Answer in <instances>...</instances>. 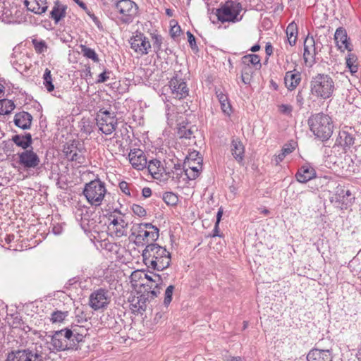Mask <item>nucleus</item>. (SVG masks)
<instances>
[{
    "label": "nucleus",
    "mask_w": 361,
    "mask_h": 361,
    "mask_svg": "<svg viewBox=\"0 0 361 361\" xmlns=\"http://www.w3.org/2000/svg\"><path fill=\"white\" fill-rule=\"evenodd\" d=\"M169 87L173 98L181 99L188 95L189 90L186 82L180 78L178 74H176L169 82Z\"/></svg>",
    "instance_id": "nucleus-14"
},
{
    "label": "nucleus",
    "mask_w": 361,
    "mask_h": 361,
    "mask_svg": "<svg viewBox=\"0 0 361 361\" xmlns=\"http://www.w3.org/2000/svg\"><path fill=\"white\" fill-rule=\"evenodd\" d=\"M8 361H42V356L30 350L11 352L8 355Z\"/></svg>",
    "instance_id": "nucleus-15"
},
{
    "label": "nucleus",
    "mask_w": 361,
    "mask_h": 361,
    "mask_svg": "<svg viewBox=\"0 0 361 361\" xmlns=\"http://www.w3.org/2000/svg\"><path fill=\"white\" fill-rule=\"evenodd\" d=\"M96 120L97 125L102 133L110 135L116 130L117 118L114 112L100 109L97 114Z\"/></svg>",
    "instance_id": "nucleus-9"
},
{
    "label": "nucleus",
    "mask_w": 361,
    "mask_h": 361,
    "mask_svg": "<svg viewBox=\"0 0 361 361\" xmlns=\"http://www.w3.org/2000/svg\"><path fill=\"white\" fill-rule=\"evenodd\" d=\"M149 298H151V295L147 293V295L145 294L134 296L130 300V310L137 314H142L147 307V301Z\"/></svg>",
    "instance_id": "nucleus-20"
},
{
    "label": "nucleus",
    "mask_w": 361,
    "mask_h": 361,
    "mask_svg": "<svg viewBox=\"0 0 361 361\" xmlns=\"http://www.w3.org/2000/svg\"><path fill=\"white\" fill-rule=\"evenodd\" d=\"M32 42L37 53L42 54L47 51V45L44 40L34 39Z\"/></svg>",
    "instance_id": "nucleus-46"
},
{
    "label": "nucleus",
    "mask_w": 361,
    "mask_h": 361,
    "mask_svg": "<svg viewBox=\"0 0 361 361\" xmlns=\"http://www.w3.org/2000/svg\"><path fill=\"white\" fill-rule=\"evenodd\" d=\"M164 201L169 205H175L178 202V197L171 192H166L163 195Z\"/></svg>",
    "instance_id": "nucleus-47"
},
{
    "label": "nucleus",
    "mask_w": 361,
    "mask_h": 361,
    "mask_svg": "<svg viewBox=\"0 0 361 361\" xmlns=\"http://www.w3.org/2000/svg\"><path fill=\"white\" fill-rule=\"evenodd\" d=\"M110 301L109 291L104 288L94 290L89 297V305L95 311L106 308Z\"/></svg>",
    "instance_id": "nucleus-10"
},
{
    "label": "nucleus",
    "mask_w": 361,
    "mask_h": 361,
    "mask_svg": "<svg viewBox=\"0 0 361 361\" xmlns=\"http://www.w3.org/2000/svg\"><path fill=\"white\" fill-rule=\"evenodd\" d=\"M295 148V142L293 141H291L287 144H285L281 149V152L285 154L286 155H288L293 152V150Z\"/></svg>",
    "instance_id": "nucleus-51"
},
{
    "label": "nucleus",
    "mask_w": 361,
    "mask_h": 361,
    "mask_svg": "<svg viewBox=\"0 0 361 361\" xmlns=\"http://www.w3.org/2000/svg\"><path fill=\"white\" fill-rule=\"evenodd\" d=\"M180 32V26H174L171 30V35L172 37H176L179 35Z\"/></svg>",
    "instance_id": "nucleus-59"
},
{
    "label": "nucleus",
    "mask_w": 361,
    "mask_h": 361,
    "mask_svg": "<svg viewBox=\"0 0 361 361\" xmlns=\"http://www.w3.org/2000/svg\"><path fill=\"white\" fill-rule=\"evenodd\" d=\"M184 169H182L180 166L175 165L173 169L171 171H167L166 173V179L168 178H171L173 180H175L178 183H187V179L185 178Z\"/></svg>",
    "instance_id": "nucleus-35"
},
{
    "label": "nucleus",
    "mask_w": 361,
    "mask_h": 361,
    "mask_svg": "<svg viewBox=\"0 0 361 361\" xmlns=\"http://www.w3.org/2000/svg\"><path fill=\"white\" fill-rule=\"evenodd\" d=\"M20 163L25 168H35L39 163L40 159L37 154L32 149H26L19 154Z\"/></svg>",
    "instance_id": "nucleus-18"
},
{
    "label": "nucleus",
    "mask_w": 361,
    "mask_h": 361,
    "mask_svg": "<svg viewBox=\"0 0 361 361\" xmlns=\"http://www.w3.org/2000/svg\"><path fill=\"white\" fill-rule=\"evenodd\" d=\"M198 155V152L194 151L193 152L190 153L189 155V157L187 158V161H194L195 159V157Z\"/></svg>",
    "instance_id": "nucleus-63"
},
{
    "label": "nucleus",
    "mask_w": 361,
    "mask_h": 361,
    "mask_svg": "<svg viewBox=\"0 0 361 361\" xmlns=\"http://www.w3.org/2000/svg\"><path fill=\"white\" fill-rule=\"evenodd\" d=\"M242 63L243 65L259 66L261 67L260 58L256 54H248L245 55L242 58Z\"/></svg>",
    "instance_id": "nucleus-43"
},
{
    "label": "nucleus",
    "mask_w": 361,
    "mask_h": 361,
    "mask_svg": "<svg viewBox=\"0 0 361 361\" xmlns=\"http://www.w3.org/2000/svg\"><path fill=\"white\" fill-rule=\"evenodd\" d=\"M310 130L318 138L327 140L332 135L334 126L331 118L323 113L312 115L308 119Z\"/></svg>",
    "instance_id": "nucleus-3"
},
{
    "label": "nucleus",
    "mask_w": 361,
    "mask_h": 361,
    "mask_svg": "<svg viewBox=\"0 0 361 361\" xmlns=\"http://www.w3.org/2000/svg\"><path fill=\"white\" fill-rule=\"evenodd\" d=\"M130 48L141 56L146 55L151 49L148 38L142 32H136L129 39Z\"/></svg>",
    "instance_id": "nucleus-12"
},
{
    "label": "nucleus",
    "mask_w": 361,
    "mask_h": 361,
    "mask_svg": "<svg viewBox=\"0 0 361 361\" xmlns=\"http://www.w3.org/2000/svg\"><path fill=\"white\" fill-rule=\"evenodd\" d=\"M353 200L350 190L340 185L336 186L334 195L331 197V201L338 203L342 209L351 204Z\"/></svg>",
    "instance_id": "nucleus-13"
},
{
    "label": "nucleus",
    "mask_w": 361,
    "mask_h": 361,
    "mask_svg": "<svg viewBox=\"0 0 361 361\" xmlns=\"http://www.w3.org/2000/svg\"><path fill=\"white\" fill-rule=\"evenodd\" d=\"M71 333L69 336L71 343H73V348H76V345L82 341L84 337L86 336L87 330L83 327H80V332H77V326H71L69 329Z\"/></svg>",
    "instance_id": "nucleus-31"
},
{
    "label": "nucleus",
    "mask_w": 361,
    "mask_h": 361,
    "mask_svg": "<svg viewBox=\"0 0 361 361\" xmlns=\"http://www.w3.org/2000/svg\"><path fill=\"white\" fill-rule=\"evenodd\" d=\"M279 109L282 114L289 115L293 111V106L289 104H281L279 106Z\"/></svg>",
    "instance_id": "nucleus-53"
},
{
    "label": "nucleus",
    "mask_w": 361,
    "mask_h": 361,
    "mask_svg": "<svg viewBox=\"0 0 361 361\" xmlns=\"http://www.w3.org/2000/svg\"><path fill=\"white\" fill-rule=\"evenodd\" d=\"M108 220V231L111 236L119 238L126 235L128 223L126 221L123 213L114 209L109 214Z\"/></svg>",
    "instance_id": "nucleus-7"
},
{
    "label": "nucleus",
    "mask_w": 361,
    "mask_h": 361,
    "mask_svg": "<svg viewBox=\"0 0 361 361\" xmlns=\"http://www.w3.org/2000/svg\"><path fill=\"white\" fill-rule=\"evenodd\" d=\"M43 84L48 92H51L54 90V85L52 83V78L51 71L46 68L43 75Z\"/></svg>",
    "instance_id": "nucleus-44"
},
{
    "label": "nucleus",
    "mask_w": 361,
    "mask_h": 361,
    "mask_svg": "<svg viewBox=\"0 0 361 361\" xmlns=\"http://www.w3.org/2000/svg\"><path fill=\"white\" fill-rule=\"evenodd\" d=\"M76 151H78V148L74 144L64 146L63 150L66 157L68 160H70V159H73V154Z\"/></svg>",
    "instance_id": "nucleus-48"
},
{
    "label": "nucleus",
    "mask_w": 361,
    "mask_h": 361,
    "mask_svg": "<svg viewBox=\"0 0 361 361\" xmlns=\"http://www.w3.org/2000/svg\"><path fill=\"white\" fill-rule=\"evenodd\" d=\"M117 11L122 15L121 19L125 23H130L137 15L138 7L131 0H121L116 5Z\"/></svg>",
    "instance_id": "nucleus-11"
},
{
    "label": "nucleus",
    "mask_w": 361,
    "mask_h": 361,
    "mask_svg": "<svg viewBox=\"0 0 361 361\" xmlns=\"http://www.w3.org/2000/svg\"><path fill=\"white\" fill-rule=\"evenodd\" d=\"M128 159L132 166L137 170H142L147 165V157L144 152L140 149H130Z\"/></svg>",
    "instance_id": "nucleus-16"
},
{
    "label": "nucleus",
    "mask_w": 361,
    "mask_h": 361,
    "mask_svg": "<svg viewBox=\"0 0 361 361\" xmlns=\"http://www.w3.org/2000/svg\"><path fill=\"white\" fill-rule=\"evenodd\" d=\"M24 4L27 10L38 15L45 13L48 8L46 0H25Z\"/></svg>",
    "instance_id": "nucleus-25"
},
{
    "label": "nucleus",
    "mask_w": 361,
    "mask_h": 361,
    "mask_svg": "<svg viewBox=\"0 0 361 361\" xmlns=\"http://www.w3.org/2000/svg\"><path fill=\"white\" fill-rule=\"evenodd\" d=\"M216 94L221 104V109L225 114L229 115L231 112V106L228 102V97L221 90H216Z\"/></svg>",
    "instance_id": "nucleus-37"
},
{
    "label": "nucleus",
    "mask_w": 361,
    "mask_h": 361,
    "mask_svg": "<svg viewBox=\"0 0 361 361\" xmlns=\"http://www.w3.org/2000/svg\"><path fill=\"white\" fill-rule=\"evenodd\" d=\"M67 6L56 2L54 6L51 11V18L55 21V23H58L61 19L66 16V11Z\"/></svg>",
    "instance_id": "nucleus-33"
},
{
    "label": "nucleus",
    "mask_w": 361,
    "mask_h": 361,
    "mask_svg": "<svg viewBox=\"0 0 361 361\" xmlns=\"http://www.w3.org/2000/svg\"><path fill=\"white\" fill-rule=\"evenodd\" d=\"M310 88L313 95L326 99L331 97L335 90V84L330 75L317 74L312 78Z\"/></svg>",
    "instance_id": "nucleus-4"
},
{
    "label": "nucleus",
    "mask_w": 361,
    "mask_h": 361,
    "mask_svg": "<svg viewBox=\"0 0 361 361\" xmlns=\"http://www.w3.org/2000/svg\"><path fill=\"white\" fill-rule=\"evenodd\" d=\"M119 188L121 190V191L125 193L126 195H130V190L128 187V184L126 182H121L119 183Z\"/></svg>",
    "instance_id": "nucleus-57"
},
{
    "label": "nucleus",
    "mask_w": 361,
    "mask_h": 361,
    "mask_svg": "<svg viewBox=\"0 0 361 361\" xmlns=\"http://www.w3.org/2000/svg\"><path fill=\"white\" fill-rule=\"evenodd\" d=\"M144 264L150 269L163 271L171 264V253L165 247L157 243H150L145 246L142 252Z\"/></svg>",
    "instance_id": "nucleus-1"
},
{
    "label": "nucleus",
    "mask_w": 361,
    "mask_h": 361,
    "mask_svg": "<svg viewBox=\"0 0 361 361\" xmlns=\"http://www.w3.org/2000/svg\"><path fill=\"white\" fill-rule=\"evenodd\" d=\"M109 73H110L109 71H104L103 73L99 74V76H98V79H97V83H102V82H104L107 81L109 80Z\"/></svg>",
    "instance_id": "nucleus-54"
},
{
    "label": "nucleus",
    "mask_w": 361,
    "mask_h": 361,
    "mask_svg": "<svg viewBox=\"0 0 361 361\" xmlns=\"http://www.w3.org/2000/svg\"><path fill=\"white\" fill-rule=\"evenodd\" d=\"M253 73L252 68L250 65H243L241 73V80L244 84H250Z\"/></svg>",
    "instance_id": "nucleus-41"
},
{
    "label": "nucleus",
    "mask_w": 361,
    "mask_h": 361,
    "mask_svg": "<svg viewBox=\"0 0 361 361\" xmlns=\"http://www.w3.org/2000/svg\"><path fill=\"white\" fill-rule=\"evenodd\" d=\"M174 288H175L174 286L170 285L166 289L165 294H164V305H168L171 302L172 295H173Z\"/></svg>",
    "instance_id": "nucleus-49"
},
{
    "label": "nucleus",
    "mask_w": 361,
    "mask_h": 361,
    "mask_svg": "<svg viewBox=\"0 0 361 361\" xmlns=\"http://www.w3.org/2000/svg\"><path fill=\"white\" fill-rule=\"evenodd\" d=\"M187 35H188V42L190 44V47L192 49L197 48L195 37H194V35L190 32H187Z\"/></svg>",
    "instance_id": "nucleus-56"
},
{
    "label": "nucleus",
    "mask_w": 361,
    "mask_h": 361,
    "mask_svg": "<svg viewBox=\"0 0 361 361\" xmlns=\"http://www.w3.org/2000/svg\"><path fill=\"white\" fill-rule=\"evenodd\" d=\"M286 156V155L285 154H283L282 152H281L279 154L275 155L274 157V158L272 159V162L274 164L278 165V164H279L280 162H281L284 159Z\"/></svg>",
    "instance_id": "nucleus-55"
},
{
    "label": "nucleus",
    "mask_w": 361,
    "mask_h": 361,
    "mask_svg": "<svg viewBox=\"0 0 361 361\" xmlns=\"http://www.w3.org/2000/svg\"><path fill=\"white\" fill-rule=\"evenodd\" d=\"M159 236V228L150 223L135 224L131 228L130 237L137 247L155 243Z\"/></svg>",
    "instance_id": "nucleus-2"
},
{
    "label": "nucleus",
    "mask_w": 361,
    "mask_h": 361,
    "mask_svg": "<svg viewBox=\"0 0 361 361\" xmlns=\"http://www.w3.org/2000/svg\"><path fill=\"white\" fill-rule=\"evenodd\" d=\"M265 51H266L267 55H268V56H270V55L272 54V53H273V47L271 45L270 43H267L266 44Z\"/></svg>",
    "instance_id": "nucleus-61"
},
{
    "label": "nucleus",
    "mask_w": 361,
    "mask_h": 361,
    "mask_svg": "<svg viewBox=\"0 0 361 361\" xmlns=\"http://www.w3.org/2000/svg\"><path fill=\"white\" fill-rule=\"evenodd\" d=\"M162 44V38L161 36L155 35L154 36V47L155 48H157V49H160L161 45Z\"/></svg>",
    "instance_id": "nucleus-58"
},
{
    "label": "nucleus",
    "mask_w": 361,
    "mask_h": 361,
    "mask_svg": "<svg viewBox=\"0 0 361 361\" xmlns=\"http://www.w3.org/2000/svg\"><path fill=\"white\" fill-rule=\"evenodd\" d=\"M334 40L338 49L341 51L343 52L345 50H348V51H352V46L348 41L347 32L344 28L340 27L336 29L334 35Z\"/></svg>",
    "instance_id": "nucleus-19"
},
{
    "label": "nucleus",
    "mask_w": 361,
    "mask_h": 361,
    "mask_svg": "<svg viewBox=\"0 0 361 361\" xmlns=\"http://www.w3.org/2000/svg\"><path fill=\"white\" fill-rule=\"evenodd\" d=\"M71 334L68 328L55 331L52 336H49L51 340L47 342L49 349L51 351L73 349V343L69 337Z\"/></svg>",
    "instance_id": "nucleus-8"
},
{
    "label": "nucleus",
    "mask_w": 361,
    "mask_h": 361,
    "mask_svg": "<svg viewBox=\"0 0 361 361\" xmlns=\"http://www.w3.org/2000/svg\"><path fill=\"white\" fill-rule=\"evenodd\" d=\"M15 108L13 102L7 99L0 101V114L6 115L10 114Z\"/></svg>",
    "instance_id": "nucleus-42"
},
{
    "label": "nucleus",
    "mask_w": 361,
    "mask_h": 361,
    "mask_svg": "<svg viewBox=\"0 0 361 361\" xmlns=\"http://www.w3.org/2000/svg\"><path fill=\"white\" fill-rule=\"evenodd\" d=\"M85 157L82 154L81 151L78 149V151L75 152L73 154V159H70V161H77L78 164H82L84 162Z\"/></svg>",
    "instance_id": "nucleus-52"
},
{
    "label": "nucleus",
    "mask_w": 361,
    "mask_h": 361,
    "mask_svg": "<svg viewBox=\"0 0 361 361\" xmlns=\"http://www.w3.org/2000/svg\"><path fill=\"white\" fill-rule=\"evenodd\" d=\"M213 235L212 236H219V224H215L214 228L213 230Z\"/></svg>",
    "instance_id": "nucleus-64"
},
{
    "label": "nucleus",
    "mask_w": 361,
    "mask_h": 361,
    "mask_svg": "<svg viewBox=\"0 0 361 361\" xmlns=\"http://www.w3.org/2000/svg\"><path fill=\"white\" fill-rule=\"evenodd\" d=\"M222 214H223V210L220 208L217 212V214H216V224H219L220 221H221V216H222Z\"/></svg>",
    "instance_id": "nucleus-62"
},
{
    "label": "nucleus",
    "mask_w": 361,
    "mask_h": 361,
    "mask_svg": "<svg viewBox=\"0 0 361 361\" xmlns=\"http://www.w3.org/2000/svg\"><path fill=\"white\" fill-rule=\"evenodd\" d=\"M145 283L149 284L148 287L150 290L148 292L149 295H151V298L153 299L160 293L161 287L160 285L162 283V279L159 274H154L153 276H151L147 274V279L145 281Z\"/></svg>",
    "instance_id": "nucleus-22"
},
{
    "label": "nucleus",
    "mask_w": 361,
    "mask_h": 361,
    "mask_svg": "<svg viewBox=\"0 0 361 361\" xmlns=\"http://www.w3.org/2000/svg\"><path fill=\"white\" fill-rule=\"evenodd\" d=\"M347 68L352 74H355L358 71L357 57L353 53H349L345 58Z\"/></svg>",
    "instance_id": "nucleus-39"
},
{
    "label": "nucleus",
    "mask_w": 361,
    "mask_h": 361,
    "mask_svg": "<svg viewBox=\"0 0 361 361\" xmlns=\"http://www.w3.org/2000/svg\"><path fill=\"white\" fill-rule=\"evenodd\" d=\"M132 210L135 215L140 217L145 216L147 214L145 209L139 204H133Z\"/></svg>",
    "instance_id": "nucleus-50"
},
{
    "label": "nucleus",
    "mask_w": 361,
    "mask_h": 361,
    "mask_svg": "<svg viewBox=\"0 0 361 361\" xmlns=\"http://www.w3.org/2000/svg\"><path fill=\"white\" fill-rule=\"evenodd\" d=\"M197 132L195 126H191L188 123L182 122L177 128V135L180 139L191 140L195 137V133Z\"/></svg>",
    "instance_id": "nucleus-21"
},
{
    "label": "nucleus",
    "mask_w": 361,
    "mask_h": 361,
    "mask_svg": "<svg viewBox=\"0 0 361 361\" xmlns=\"http://www.w3.org/2000/svg\"><path fill=\"white\" fill-rule=\"evenodd\" d=\"M183 169L185 172V178H186L187 182L188 180H195L200 174L202 164L198 161L195 167H190V161L188 160L184 162Z\"/></svg>",
    "instance_id": "nucleus-27"
},
{
    "label": "nucleus",
    "mask_w": 361,
    "mask_h": 361,
    "mask_svg": "<svg viewBox=\"0 0 361 361\" xmlns=\"http://www.w3.org/2000/svg\"><path fill=\"white\" fill-rule=\"evenodd\" d=\"M286 35L290 45H295L298 35V27L295 23H291L288 25L286 28Z\"/></svg>",
    "instance_id": "nucleus-38"
},
{
    "label": "nucleus",
    "mask_w": 361,
    "mask_h": 361,
    "mask_svg": "<svg viewBox=\"0 0 361 361\" xmlns=\"http://www.w3.org/2000/svg\"><path fill=\"white\" fill-rule=\"evenodd\" d=\"M80 51L83 56L87 59H92L94 62H99V59L95 51L85 45L80 46Z\"/></svg>",
    "instance_id": "nucleus-40"
},
{
    "label": "nucleus",
    "mask_w": 361,
    "mask_h": 361,
    "mask_svg": "<svg viewBox=\"0 0 361 361\" xmlns=\"http://www.w3.org/2000/svg\"><path fill=\"white\" fill-rule=\"evenodd\" d=\"M142 196L145 198L149 197L152 195V190L149 188H144L142 191Z\"/></svg>",
    "instance_id": "nucleus-60"
},
{
    "label": "nucleus",
    "mask_w": 361,
    "mask_h": 361,
    "mask_svg": "<svg viewBox=\"0 0 361 361\" xmlns=\"http://www.w3.org/2000/svg\"><path fill=\"white\" fill-rule=\"evenodd\" d=\"M232 155L238 162H241L244 158L245 147L239 139H233L231 145Z\"/></svg>",
    "instance_id": "nucleus-30"
},
{
    "label": "nucleus",
    "mask_w": 361,
    "mask_h": 361,
    "mask_svg": "<svg viewBox=\"0 0 361 361\" xmlns=\"http://www.w3.org/2000/svg\"><path fill=\"white\" fill-rule=\"evenodd\" d=\"M295 176L298 181L305 183L316 177V171L312 166L305 164L299 169Z\"/></svg>",
    "instance_id": "nucleus-23"
},
{
    "label": "nucleus",
    "mask_w": 361,
    "mask_h": 361,
    "mask_svg": "<svg viewBox=\"0 0 361 361\" xmlns=\"http://www.w3.org/2000/svg\"><path fill=\"white\" fill-rule=\"evenodd\" d=\"M316 54V45L313 37L307 36L304 42V59L305 62L312 59Z\"/></svg>",
    "instance_id": "nucleus-29"
},
{
    "label": "nucleus",
    "mask_w": 361,
    "mask_h": 361,
    "mask_svg": "<svg viewBox=\"0 0 361 361\" xmlns=\"http://www.w3.org/2000/svg\"><path fill=\"white\" fill-rule=\"evenodd\" d=\"M11 140L17 146L24 149H27L32 142V136L30 133H26L25 135H15Z\"/></svg>",
    "instance_id": "nucleus-32"
},
{
    "label": "nucleus",
    "mask_w": 361,
    "mask_h": 361,
    "mask_svg": "<svg viewBox=\"0 0 361 361\" xmlns=\"http://www.w3.org/2000/svg\"><path fill=\"white\" fill-rule=\"evenodd\" d=\"M32 116L30 114L22 111L16 114L13 122L15 125L23 130L29 129L31 126Z\"/></svg>",
    "instance_id": "nucleus-26"
},
{
    "label": "nucleus",
    "mask_w": 361,
    "mask_h": 361,
    "mask_svg": "<svg viewBox=\"0 0 361 361\" xmlns=\"http://www.w3.org/2000/svg\"><path fill=\"white\" fill-rule=\"evenodd\" d=\"M336 142L338 145L343 147L344 148H349L354 144V138L348 132L342 131L339 133Z\"/></svg>",
    "instance_id": "nucleus-36"
},
{
    "label": "nucleus",
    "mask_w": 361,
    "mask_h": 361,
    "mask_svg": "<svg viewBox=\"0 0 361 361\" xmlns=\"http://www.w3.org/2000/svg\"><path fill=\"white\" fill-rule=\"evenodd\" d=\"M307 361H332L329 350H312L307 356Z\"/></svg>",
    "instance_id": "nucleus-28"
},
{
    "label": "nucleus",
    "mask_w": 361,
    "mask_h": 361,
    "mask_svg": "<svg viewBox=\"0 0 361 361\" xmlns=\"http://www.w3.org/2000/svg\"><path fill=\"white\" fill-rule=\"evenodd\" d=\"M301 81V73L300 71L294 69L286 73L284 82L286 87L289 90H295Z\"/></svg>",
    "instance_id": "nucleus-24"
},
{
    "label": "nucleus",
    "mask_w": 361,
    "mask_h": 361,
    "mask_svg": "<svg viewBox=\"0 0 361 361\" xmlns=\"http://www.w3.org/2000/svg\"><path fill=\"white\" fill-rule=\"evenodd\" d=\"M68 312L67 311H54L51 313L50 320L52 323H61L68 316Z\"/></svg>",
    "instance_id": "nucleus-45"
},
{
    "label": "nucleus",
    "mask_w": 361,
    "mask_h": 361,
    "mask_svg": "<svg viewBox=\"0 0 361 361\" xmlns=\"http://www.w3.org/2000/svg\"><path fill=\"white\" fill-rule=\"evenodd\" d=\"M147 169L152 176L154 179L159 180H166V169L163 166L161 161L157 159H153L147 164Z\"/></svg>",
    "instance_id": "nucleus-17"
},
{
    "label": "nucleus",
    "mask_w": 361,
    "mask_h": 361,
    "mask_svg": "<svg viewBox=\"0 0 361 361\" xmlns=\"http://www.w3.org/2000/svg\"><path fill=\"white\" fill-rule=\"evenodd\" d=\"M242 11L241 4L233 0H228L219 8L215 11L218 21L221 23L232 22L235 23L240 20L238 15Z\"/></svg>",
    "instance_id": "nucleus-6"
},
{
    "label": "nucleus",
    "mask_w": 361,
    "mask_h": 361,
    "mask_svg": "<svg viewBox=\"0 0 361 361\" xmlns=\"http://www.w3.org/2000/svg\"><path fill=\"white\" fill-rule=\"evenodd\" d=\"M147 274L144 271L136 270L134 271L130 275V281L132 285L135 287L140 286H149L145 282L147 279Z\"/></svg>",
    "instance_id": "nucleus-34"
},
{
    "label": "nucleus",
    "mask_w": 361,
    "mask_h": 361,
    "mask_svg": "<svg viewBox=\"0 0 361 361\" xmlns=\"http://www.w3.org/2000/svg\"><path fill=\"white\" fill-rule=\"evenodd\" d=\"M82 193L92 206H100L108 194L106 185L99 179H94L85 185Z\"/></svg>",
    "instance_id": "nucleus-5"
}]
</instances>
